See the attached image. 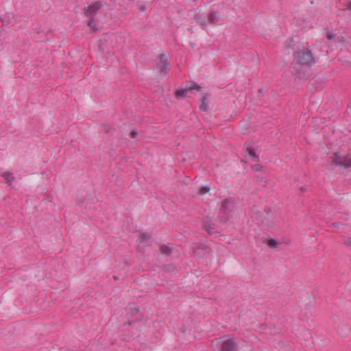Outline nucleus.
Listing matches in <instances>:
<instances>
[{"mask_svg": "<svg viewBox=\"0 0 351 351\" xmlns=\"http://www.w3.org/2000/svg\"><path fill=\"white\" fill-rule=\"evenodd\" d=\"M157 68L162 75H165L168 73L170 69V63L166 56L162 55L160 57L157 63Z\"/></svg>", "mask_w": 351, "mask_h": 351, "instance_id": "3", "label": "nucleus"}, {"mask_svg": "<svg viewBox=\"0 0 351 351\" xmlns=\"http://www.w3.org/2000/svg\"><path fill=\"white\" fill-rule=\"evenodd\" d=\"M197 88V86H191V87H186L185 88H182V89H179L176 91V96L177 98L184 97L186 95L187 93H189V91H191L194 88Z\"/></svg>", "mask_w": 351, "mask_h": 351, "instance_id": "8", "label": "nucleus"}, {"mask_svg": "<svg viewBox=\"0 0 351 351\" xmlns=\"http://www.w3.org/2000/svg\"><path fill=\"white\" fill-rule=\"evenodd\" d=\"M1 21L3 22V24H8L10 23V19L7 17V16H5L1 18Z\"/></svg>", "mask_w": 351, "mask_h": 351, "instance_id": "22", "label": "nucleus"}, {"mask_svg": "<svg viewBox=\"0 0 351 351\" xmlns=\"http://www.w3.org/2000/svg\"><path fill=\"white\" fill-rule=\"evenodd\" d=\"M252 169L256 171H260L262 170L263 167L260 165H254L252 166Z\"/></svg>", "mask_w": 351, "mask_h": 351, "instance_id": "20", "label": "nucleus"}, {"mask_svg": "<svg viewBox=\"0 0 351 351\" xmlns=\"http://www.w3.org/2000/svg\"><path fill=\"white\" fill-rule=\"evenodd\" d=\"M221 19L220 14L215 11L211 12L208 15V22L210 23H217Z\"/></svg>", "mask_w": 351, "mask_h": 351, "instance_id": "9", "label": "nucleus"}, {"mask_svg": "<svg viewBox=\"0 0 351 351\" xmlns=\"http://www.w3.org/2000/svg\"><path fill=\"white\" fill-rule=\"evenodd\" d=\"M197 22H198V23H199L200 25H203V26H204V25H206V22H205V21H204V19H199V20L197 21Z\"/></svg>", "mask_w": 351, "mask_h": 351, "instance_id": "23", "label": "nucleus"}, {"mask_svg": "<svg viewBox=\"0 0 351 351\" xmlns=\"http://www.w3.org/2000/svg\"><path fill=\"white\" fill-rule=\"evenodd\" d=\"M162 269L164 272L173 275L176 273L177 269L175 265L168 264L163 266Z\"/></svg>", "mask_w": 351, "mask_h": 351, "instance_id": "10", "label": "nucleus"}, {"mask_svg": "<svg viewBox=\"0 0 351 351\" xmlns=\"http://www.w3.org/2000/svg\"><path fill=\"white\" fill-rule=\"evenodd\" d=\"M237 343L234 339L225 340L221 346V351H237Z\"/></svg>", "mask_w": 351, "mask_h": 351, "instance_id": "4", "label": "nucleus"}, {"mask_svg": "<svg viewBox=\"0 0 351 351\" xmlns=\"http://www.w3.org/2000/svg\"><path fill=\"white\" fill-rule=\"evenodd\" d=\"M150 238H151V235L147 233H145V232H141L138 236V239H139L140 242H141V243H145Z\"/></svg>", "mask_w": 351, "mask_h": 351, "instance_id": "13", "label": "nucleus"}, {"mask_svg": "<svg viewBox=\"0 0 351 351\" xmlns=\"http://www.w3.org/2000/svg\"><path fill=\"white\" fill-rule=\"evenodd\" d=\"M204 249L202 247H196L194 251L193 254L195 256H202L204 254Z\"/></svg>", "mask_w": 351, "mask_h": 351, "instance_id": "16", "label": "nucleus"}, {"mask_svg": "<svg viewBox=\"0 0 351 351\" xmlns=\"http://www.w3.org/2000/svg\"><path fill=\"white\" fill-rule=\"evenodd\" d=\"M133 311L135 312V313H137L138 311V310L137 308H134L133 309Z\"/></svg>", "mask_w": 351, "mask_h": 351, "instance_id": "26", "label": "nucleus"}, {"mask_svg": "<svg viewBox=\"0 0 351 351\" xmlns=\"http://www.w3.org/2000/svg\"><path fill=\"white\" fill-rule=\"evenodd\" d=\"M332 162L338 166L343 167H351V158L348 156H341L338 154H335L332 157Z\"/></svg>", "mask_w": 351, "mask_h": 351, "instance_id": "2", "label": "nucleus"}, {"mask_svg": "<svg viewBox=\"0 0 351 351\" xmlns=\"http://www.w3.org/2000/svg\"><path fill=\"white\" fill-rule=\"evenodd\" d=\"M88 26L90 27L93 31H96L97 29L96 27V25L92 19H90L88 20Z\"/></svg>", "mask_w": 351, "mask_h": 351, "instance_id": "17", "label": "nucleus"}, {"mask_svg": "<svg viewBox=\"0 0 351 351\" xmlns=\"http://www.w3.org/2000/svg\"><path fill=\"white\" fill-rule=\"evenodd\" d=\"M344 244L348 246H351V239H348L344 241Z\"/></svg>", "mask_w": 351, "mask_h": 351, "instance_id": "24", "label": "nucleus"}, {"mask_svg": "<svg viewBox=\"0 0 351 351\" xmlns=\"http://www.w3.org/2000/svg\"><path fill=\"white\" fill-rule=\"evenodd\" d=\"M248 155L251 158V159L256 162L258 160V156L256 154L255 152L252 149H248Z\"/></svg>", "mask_w": 351, "mask_h": 351, "instance_id": "15", "label": "nucleus"}, {"mask_svg": "<svg viewBox=\"0 0 351 351\" xmlns=\"http://www.w3.org/2000/svg\"><path fill=\"white\" fill-rule=\"evenodd\" d=\"M326 38L328 40H332L335 38V34L331 32H328L326 33Z\"/></svg>", "mask_w": 351, "mask_h": 351, "instance_id": "21", "label": "nucleus"}, {"mask_svg": "<svg viewBox=\"0 0 351 351\" xmlns=\"http://www.w3.org/2000/svg\"><path fill=\"white\" fill-rule=\"evenodd\" d=\"M210 191V188L207 186H202L199 189V193L201 195L205 194Z\"/></svg>", "mask_w": 351, "mask_h": 351, "instance_id": "18", "label": "nucleus"}, {"mask_svg": "<svg viewBox=\"0 0 351 351\" xmlns=\"http://www.w3.org/2000/svg\"><path fill=\"white\" fill-rule=\"evenodd\" d=\"M101 4L99 2H95L84 9L87 16H93L99 9Z\"/></svg>", "mask_w": 351, "mask_h": 351, "instance_id": "6", "label": "nucleus"}, {"mask_svg": "<svg viewBox=\"0 0 351 351\" xmlns=\"http://www.w3.org/2000/svg\"><path fill=\"white\" fill-rule=\"evenodd\" d=\"M343 224L339 222V221H335V222H332L331 223V224L330 225H328V227H333V228H339L340 226H343Z\"/></svg>", "mask_w": 351, "mask_h": 351, "instance_id": "19", "label": "nucleus"}, {"mask_svg": "<svg viewBox=\"0 0 351 351\" xmlns=\"http://www.w3.org/2000/svg\"><path fill=\"white\" fill-rule=\"evenodd\" d=\"M295 63L301 66L308 67L312 66L315 61L310 51H300L295 55Z\"/></svg>", "mask_w": 351, "mask_h": 351, "instance_id": "1", "label": "nucleus"}, {"mask_svg": "<svg viewBox=\"0 0 351 351\" xmlns=\"http://www.w3.org/2000/svg\"><path fill=\"white\" fill-rule=\"evenodd\" d=\"M236 209V204L232 199H227L222 202L221 210L224 213H230Z\"/></svg>", "mask_w": 351, "mask_h": 351, "instance_id": "5", "label": "nucleus"}, {"mask_svg": "<svg viewBox=\"0 0 351 351\" xmlns=\"http://www.w3.org/2000/svg\"><path fill=\"white\" fill-rule=\"evenodd\" d=\"M130 135H131L132 138H135L136 136V135H137V133L135 131H132V132H131Z\"/></svg>", "mask_w": 351, "mask_h": 351, "instance_id": "25", "label": "nucleus"}, {"mask_svg": "<svg viewBox=\"0 0 351 351\" xmlns=\"http://www.w3.org/2000/svg\"><path fill=\"white\" fill-rule=\"evenodd\" d=\"M267 245L270 248H276L278 245V243L274 239H269L265 241Z\"/></svg>", "mask_w": 351, "mask_h": 351, "instance_id": "14", "label": "nucleus"}, {"mask_svg": "<svg viewBox=\"0 0 351 351\" xmlns=\"http://www.w3.org/2000/svg\"><path fill=\"white\" fill-rule=\"evenodd\" d=\"M1 176L5 178L6 182L8 183L9 184H11L14 180L12 173L9 171L3 173L1 174Z\"/></svg>", "mask_w": 351, "mask_h": 351, "instance_id": "11", "label": "nucleus"}, {"mask_svg": "<svg viewBox=\"0 0 351 351\" xmlns=\"http://www.w3.org/2000/svg\"><path fill=\"white\" fill-rule=\"evenodd\" d=\"M203 228L210 234H217L219 232L215 229L212 221H206L203 225Z\"/></svg>", "mask_w": 351, "mask_h": 351, "instance_id": "7", "label": "nucleus"}, {"mask_svg": "<svg viewBox=\"0 0 351 351\" xmlns=\"http://www.w3.org/2000/svg\"><path fill=\"white\" fill-rule=\"evenodd\" d=\"M160 252L162 254H165L166 256H169L172 253V250L169 246L166 245H161L160 247Z\"/></svg>", "mask_w": 351, "mask_h": 351, "instance_id": "12", "label": "nucleus"}]
</instances>
